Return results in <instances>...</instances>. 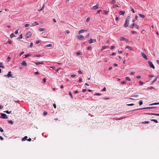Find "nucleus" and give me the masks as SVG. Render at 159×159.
Returning a JSON list of instances; mask_svg holds the SVG:
<instances>
[{"instance_id":"obj_1","label":"nucleus","mask_w":159,"mask_h":159,"mask_svg":"<svg viewBox=\"0 0 159 159\" xmlns=\"http://www.w3.org/2000/svg\"><path fill=\"white\" fill-rule=\"evenodd\" d=\"M130 19V16H128L125 22L124 25V26L125 27H127L129 26V22Z\"/></svg>"},{"instance_id":"obj_2","label":"nucleus","mask_w":159,"mask_h":159,"mask_svg":"<svg viewBox=\"0 0 159 159\" xmlns=\"http://www.w3.org/2000/svg\"><path fill=\"white\" fill-rule=\"evenodd\" d=\"M155 108L154 107H144V108H140L136 109H135V110H133L132 111H135V110H142V109H153V108Z\"/></svg>"},{"instance_id":"obj_3","label":"nucleus","mask_w":159,"mask_h":159,"mask_svg":"<svg viewBox=\"0 0 159 159\" xmlns=\"http://www.w3.org/2000/svg\"><path fill=\"white\" fill-rule=\"evenodd\" d=\"M99 5L98 3H97L96 5L92 7L91 9L93 10H95L98 9L99 8Z\"/></svg>"},{"instance_id":"obj_4","label":"nucleus","mask_w":159,"mask_h":159,"mask_svg":"<svg viewBox=\"0 0 159 159\" xmlns=\"http://www.w3.org/2000/svg\"><path fill=\"white\" fill-rule=\"evenodd\" d=\"M11 72L10 71L8 72V73L6 75H5V76H7L8 78L11 77L14 78V77L12 76V75L11 74Z\"/></svg>"},{"instance_id":"obj_5","label":"nucleus","mask_w":159,"mask_h":159,"mask_svg":"<svg viewBox=\"0 0 159 159\" xmlns=\"http://www.w3.org/2000/svg\"><path fill=\"white\" fill-rule=\"evenodd\" d=\"M148 65L150 66L151 68H152L153 69H155V67L153 65V64L151 61H148Z\"/></svg>"},{"instance_id":"obj_6","label":"nucleus","mask_w":159,"mask_h":159,"mask_svg":"<svg viewBox=\"0 0 159 159\" xmlns=\"http://www.w3.org/2000/svg\"><path fill=\"white\" fill-rule=\"evenodd\" d=\"M32 35V34L31 32H28L26 34V37L27 38H30L31 37Z\"/></svg>"},{"instance_id":"obj_7","label":"nucleus","mask_w":159,"mask_h":159,"mask_svg":"<svg viewBox=\"0 0 159 159\" xmlns=\"http://www.w3.org/2000/svg\"><path fill=\"white\" fill-rule=\"evenodd\" d=\"M96 39H91L90 40L88 41V42L89 43L91 44L92 43H93L96 42Z\"/></svg>"},{"instance_id":"obj_8","label":"nucleus","mask_w":159,"mask_h":159,"mask_svg":"<svg viewBox=\"0 0 159 159\" xmlns=\"http://www.w3.org/2000/svg\"><path fill=\"white\" fill-rule=\"evenodd\" d=\"M141 54L142 57L144 58H145L146 60H148V58L146 55L143 52H142L141 53Z\"/></svg>"},{"instance_id":"obj_9","label":"nucleus","mask_w":159,"mask_h":159,"mask_svg":"<svg viewBox=\"0 0 159 159\" xmlns=\"http://www.w3.org/2000/svg\"><path fill=\"white\" fill-rule=\"evenodd\" d=\"M77 38L80 40H82L84 38V37L82 35H80L77 37Z\"/></svg>"},{"instance_id":"obj_10","label":"nucleus","mask_w":159,"mask_h":159,"mask_svg":"<svg viewBox=\"0 0 159 159\" xmlns=\"http://www.w3.org/2000/svg\"><path fill=\"white\" fill-rule=\"evenodd\" d=\"M134 27H135L137 29H138L139 28V26L137 25H136V24L134 23H133L131 26V28H133Z\"/></svg>"},{"instance_id":"obj_11","label":"nucleus","mask_w":159,"mask_h":159,"mask_svg":"<svg viewBox=\"0 0 159 159\" xmlns=\"http://www.w3.org/2000/svg\"><path fill=\"white\" fill-rule=\"evenodd\" d=\"M2 118L3 119H6L7 118V115L4 113H1Z\"/></svg>"},{"instance_id":"obj_12","label":"nucleus","mask_w":159,"mask_h":159,"mask_svg":"<svg viewBox=\"0 0 159 159\" xmlns=\"http://www.w3.org/2000/svg\"><path fill=\"white\" fill-rule=\"evenodd\" d=\"M120 41H125L127 42L128 40L125 38L123 37H120Z\"/></svg>"},{"instance_id":"obj_13","label":"nucleus","mask_w":159,"mask_h":159,"mask_svg":"<svg viewBox=\"0 0 159 159\" xmlns=\"http://www.w3.org/2000/svg\"><path fill=\"white\" fill-rule=\"evenodd\" d=\"M21 64L25 66H27V63L24 61H23L21 63Z\"/></svg>"},{"instance_id":"obj_14","label":"nucleus","mask_w":159,"mask_h":159,"mask_svg":"<svg viewBox=\"0 0 159 159\" xmlns=\"http://www.w3.org/2000/svg\"><path fill=\"white\" fill-rule=\"evenodd\" d=\"M86 31V30H84L81 29L79 31L78 33L79 34H80Z\"/></svg>"},{"instance_id":"obj_15","label":"nucleus","mask_w":159,"mask_h":159,"mask_svg":"<svg viewBox=\"0 0 159 159\" xmlns=\"http://www.w3.org/2000/svg\"><path fill=\"white\" fill-rule=\"evenodd\" d=\"M39 25L38 23L37 22L35 21L32 24L31 26H35L36 25Z\"/></svg>"},{"instance_id":"obj_16","label":"nucleus","mask_w":159,"mask_h":159,"mask_svg":"<svg viewBox=\"0 0 159 159\" xmlns=\"http://www.w3.org/2000/svg\"><path fill=\"white\" fill-rule=\"evenodd\" d=\"M144 114H148L151 115H155V116H159V114H158L145 113Z\"/></svg>"},{"instance_id":"obj_17","label":"nucleus","mask_w":159,"mask_h":159,"mask_svg":"<svg viewBox=\"0 0 159 159\" xmlns=\"http://www.w3.org/2000/svg\"><path fill=\"white\" fill-rule=\"evenodd\" d=\"M52 46V44H48L45 45L44 47L45 48H48L49 47H51Z\"/></svg>"},{"instance_id":"obj_18","label":"nucleus","mask_w":159,"mask_h":159,"mask_svg":"<svg viewBox=\"0 0 159 159\" xmlns=\"http://www.w3.org/2000/svg\"><path fill=\"white\" fill-rule=\"evenodd\" d=\"M28 138V137L27 136H25V137H24L22 139V141H24L25 140H27V139Z\"/></svg>"},{"instance_id":"obj_19","label":"nucleus","mask_w":159,"mask_h":159,"mask_svg":"<svg viewBox=\"0 0 159 159\" xmlns=\"http://www.w3.org/2000/svg\"><path fill=\"white\" fill-rule=\"evenodd\" d=\"M108 47V46H102V49L101 50H103L105 49H106Z\"/></svg>"},{"instance_id":"obj_20","label":"nucleus","mask_w":159,"mask_h":159,"mask_svg":"<svg viewBox=\"0 0 159 159\" xmlns=\"http://www.w3.org/2000/svg\"><path fill=\"white\" fill-rule=\"evenodd\" d=\"M128 48V49H129V50H133V48H131L129 46H127L126 48Z\"/></svg>"},{"instance_id":"obj_21","label":"nucleus","mask_w":159,"mask_h":159,"mask_svg":"<svg viewBox=\"0 0 159 159\" xmlns=\"http://www.w3.org/2000/svg\"><path fill=\"white\" fill-rule=\"evenodd\" d=\"M116 1L114 0H112L110 2V3L111 4H114L115 3Z\"/></svg>"},{"instance_id":"obj_22","label":"nucleus","mask_w":159,"mask_h":159,"mask_svg":"<svg viewBox=\"0 0 159 159\" xmlns=\"http://www.w3.org/2000/svg\"><path fill=\"white\" fill-rule=\"evenodd\" d=\"M0 67L2 68H5V67L3 65L2 63L1 62H0Z\"/></svg>"},{"instance_id":"obj_23","label":"nucleus","mask_w":159,"mask_h":159,"mask_svg":"<svg viewBox=\"0 0 159 159\" xmlns=\"http://www.w3.org/2000/svg\"><path fill=\"white\" fill-rule=\"evenodd\" d=\"M45 30V29L44 28H40L39 29V31L40 32L44 31Z\"/></svg>"},{"instance_id":"obj_24","label":"nucleus","mask_w":159,"mask_h":159,"mask_svg":"<svg viewBox=\"0 0 159 159\" xmlns=\"http://www.w3.org/2000/svg\"><path fill=\"white\" fill-rule=\"evenodd\" d=\"M159 104V102L153 103L149 105L150 106Z\"/></svg>"},{"instance_id":"obj_25","label":"nucleus","mask_w":159,"mask_h":159,"mask_svg":"<svg viewBox=\"0 0 159 159\" xmlns=\"http://www.w3.org/2000/svg\"><path fill=\"white\" fill-rule=\"evenodd\" d=\"M120 15H124L125 14V12L123 11H120Z\"/></svg>"},{"instance_id":"obj_26","label":"nucleus","mask_w":159,"mask_h":159,"mask_svg":"<svg viewBox=\"0 0 159 159\" xmlns=\"http://www.w3.org/2000/svg\"><path fill=\"white\" fill-rule=\"evenodd\" d=\"M82 54V52H80L78 51L76 52V55H81Z\"/></svg>"},{"instance_id":"obj_27","label":"nucleus","mask_w":159,"mask_h":159,"mask_svg":"<svg viewBox=\"0 0 159 159\" xmlns=\"http://www.w3.org/2000/svg\"><path fill=\"white\" fill-rule=\"evenodd\" d=\"M10 37L11 38H12L15 37V36L14 34L13 33H12L10 35Z\"/></svg>"},{"instance_id":"obj_28","label":"nucleus","mask_w":159,"mask_h":159,"mask_svg":"<svg viewBox=\"0 0 159 159\" xmlns=\"http://www.w3.org/2000/svg\"><path fill=\"white\" fill-rule=\"evenodd\" d=\"M8 123L11 125H13V122L12 120H10L8 121Z\"/></svg>"},{"instance_id":"obj_29","label":"nucleus","mask_w":159,"mask_h":159,"mask_svg":"<svg viewBox=\"0 0 159 159\" xmlns=\"http://www.w3.org/2000/svg\"><path fill=\"white\" fill-rule=\"evenodd\" d=\"M31 55L30 54H27L26 55H25V58H26L27 57H28L30 56Z\"/></svg>"},{"instance_id":"obj_30","label":"nucleus","mask_w":159,"mask_h":159,"mask_svg":"<svg viewBox=\"0 0 159 159\" xmlns=\"http://www.w3.org/2000/svg\"><path fill=\"white\" fill-rule=\"evenodd\" d=\"M150 120L151 121H153L154 122H155L156 123H157L158 122V121H157V120H155V119H151V120Z\"/></svg>"},{"instance_id":"obj_31","label":"nucleus","mask_w":159,"mask_h":159,"mask_svg":"<svg viewBox=\"0 0 159 159\" xmlns=\"http://www.w3.org/2000/svg\"><path fill=\"white\" fill-rule=\"evenodd\" d=\"M138 15L141 17H142L143 18H144L145 17V16L143 15H142L140 14H139Z\"/></svg>"},{"instance_id":"obj_32","label":"nucleus","mask_w":159,"mask_h":159,"mask_svg":"<svg viewBox=\"0 0 159 159\" xmlns=\"http://www.w3.org/2000/svg\"><path fill=\"white\" fill-rule=\"evenodd\" d=\"M157 77L156 78H155V79L153 80V81H152V84L154 83L155 81H156L157 79Z\"/></svg>"},{"instance_id":"obj_33","label":"nucleus","mask_w":159,"mask_h":159,"mask_svg":"<svg viewBox=\"0 0 159 159\" xmlns=\"http://www.w3.org/2000/svg\"><path fill=\"white\" fill-rule=\"evenodd\" d=\"M132 97L136 98L138 97V95L136 94H133Z\"/></svg>"},{"instance_id":"obj_34","label":"nucleus","mask_w":159,"mask_h":159,"mask_svg":"<svg viewBox=\"0 0 159 159\" xmlns=\"http://www.w3.org/2000/svg\"><path fill=\"white\" fill-rule=\"evenodd\" d=\"M69 95H70V97H71V98H73V95L72 94V93H71V92H69Z\"/></svg>"},{"instance_id":"obj_35","label":"nucleus","mask_w":159,"mask_h":159,"mask_svg":"<svg viewBox=\"0 0 159 159\" xmlns=\"http://www.w3.org/2000/svg\"><path fill=\"white\" fill-rule=\"evenodd\" d=\"M126 82V81L125 80L122 81V82H121V84L122 85L124 84H125Z\"/></svg>"},{"instance_id":"obj_36","label":"nucleus","mask_w":159,"mask_h":159,"mask_svg":"<svg viewBox=\"0 0 159 159\" xmlns=\"http://www.w3.org/2000/svg\"><path fill=\"white\" fill-rule=\"evenodd\" d=\"M139 104L140 106L142 105L143 104V102L142 100H140L139 101Z\"/></svg>"},{"instance_id":"obj_37","label":"nucleus","mask_w":159,"mask_h":159,"mask_svg":"<svg viewBox=\"0 0 159 159\" xmlns=\"http://www.w3.org/2000/svg\"><path fill=\"white\" fill-rule=\"evenodd\" d=\"M70 33V31L69 30H66V31L65 33L66 34H68Z\"/></svg>"},{"instance_id":"obj_38","label":"nucleus","mask_w":159,"mask_h":159,"mask_svg":"<svg viewBox=\"0 0 159 159\" xmlns=\"http://www.w3.org/2000/svg\"><path fill=\"white\" fill-rule=\"evenodd\" d=\"M125 79L128 81H130L131 80L130 79L129 77H126L125 78Z\"/></svg>"},{"instance_id":"obj_39","label":"nucleus","mask_w":159,"mask_h":159,"mask_svg":"<svg viewBox=\"0 0 159 159\" xmlns=\"http://www.w3.org/2000/svg\"><path fill=\"white\" fill-rule=\"evenodd\" d=\"M103 12L104 13H105L106 15H107L108 14L109 11H103Z\"/></svg>"},{"instance_id":"obj_40","label":"nucleus","mask_w":159,"mask_h":159,"mask_svg":"<svg viewBox=\"0 0 159 159\" xmlns=\"http://www.w3.org/2000/svg\"><path fill=\"white\" fill-rule=\"evenodd\" d=\"M134 103H131V104H127V105L128 106H134Z\"/></svg>"},{"instance_id":"obj_41","label":"nucleus","mask_w":159,"mask_h":159,"mask_svg":"<svg viewBox=\"0 0 159 159\" xmlns=\"http://www.w3.org/2000/svg\"><path fill=\"white\" fill-rule=\"evenodd\" d=\"M33 43H31L30 44V46L29 47L30 48H31L33 47Z\"/></svg>"},{"instance_id":"obj_42","label":"nucleus","mask_w":159,"mask_h":159,"mask_svg":"<svg viewBox=\"0 0 159 159\" xmlns=\"http://www.w3.org/2000/svg\"><path fill=\"white\" fill-rule=\"evenodd\" d=\"M90 20V18L89 17L87 18L86 20V21L87 22H88L89 20Z\"/></svg>"},{"instance_id":"obj_43","label":"nucleus","mask_w":159,"mask_h":159,"mask_svg":"<svg viewBox=\"0 0 159 159\" xmlns=\"http://www.w3.org/2000/svg\"><path fill=\"white\" fill-rule=\"evenodd\" d=\"M18 30H19V29H17L16 30H15V34H18Z\"/></svg>"},{"instance_id":"obj_44","label":"nucleus","mask_w":159,"mask_h":159,"mask_svg":"<svg viewBox=\"0 0 159 159\" xmlns=\"http://www.w3.org/2000/svg\"><path fill=\"white\" fill-rule=\"evenodd\" d=\"M148 123H149V122L148 121H145L143 122L142 123L144 124H148Z\"/></svg>"},{"instance_id":"obj_45","label":"nucleus","mask_w":159,"mask_h":159,"mask_svg":"<svg viewBox=\"0 0 159 159\" xmlns=\"http://www.w3.org/2000/svg\"><path fill=\"white\" fill-rule=\"evenodd\" d=\"M4 112L7 113L8 114H9L11 113V111H4Z\"/></svg>"},{"instance_id":"obj_46","label":"nucleus","mask_w":159,"mask_h":159,"mask_svg":"<svg viewBox=\"0 0 159 159\" xmlns=\"http://www.w3.org/2000/svg\"><path fill=\"white\" fill-rule=\"evenodd\" d=\"M41 56V55H34V57H40Z\"/></svg>"},{"instance_id":"obj_47","label":"nucleus","mask_w":159,"mask_h":159,"mask_svg":"<svg viewBox=\"0 0 159 159\" xmlns=\"http://www.w3.org/2000/svg\"><path fill=\"white\" fill-rule=\"evenodd\" d=\"M119 7V6L117 5H114L113 6V8L116 7Z\"/></svg>"},{"instance_id":"obj_48","label":"nucleus","mask_w":159,"mask_h":159,"mask_svg":"<svg viewBox=\"0 0 159 159\" xmlns=\"http://www.w3.org/2000/svg\"><path fill=\"white\" fill-rule=\"evenodd\" d=\"M44 7H45V5H44V4L43 5L41 9L40 10H39V11H41V10H42L44 8Z\"/></svg>"},{"instance_id":"obj_49","label":"nucleus","mask_w":159,"mask_h":159,"mask_svg":"<svg viewBox=\"0 0 159 159\" xmlns=\"http://www.w3.org/2000/svg\"><path fill=\"white\" fill-rule=\"evenodd\" d=\"M92 48V47H90V46H89V47H88L87 48V50H90Z\"/></svg>"},{"instance_id":"obj_50","label":"nucleus","mask_w":159,"mask_h":159,"mask_svg":"<svg viewBox=\"0 0 159 159\" xmlns=\"http://www.w3.org/2000/svg\"><path fill=\"white\" fill-rule=\"evenodd\" d=\"M116 53L115 52H113L112 53V54H110V56H113V55H116Z\"/></svg>"},{"instance_id":"obj_51","label":"nucleus","mask_w":159,"mask_h":159,"mask_svg":"<svg viewBox=\"0 0 159 159\" xmlns=\"http://www.w3.org/2000/svg\"><path fill=\"white\" fill-rule=\"evenodd\" d=\"M46 79L45 78H44L43 80V83H45L46 82Z\"/></svg>"},{"instance_id":"obj_52","label":"nucleus","mask_w":159,"mask_h":159,"mask_svg":"<svg viewBox=\"0 0 159 159\" xmlns=\"http://www.w3.org/2000/svg\"><path fill=\"white\" fill-rule=\"evenodd\" d=\"M115 48V46H112L111 47V49H112Z\"/></svg>"},{"instance_id":"obj_53","label":"nucleus","mask_w":159,"mask_h":159,"mask_svg":"<svg viewBox=\"0 0 159 159\" xmlns=\"http://www.w3.org/2000/svg\"><path fill=\"white\" fill-rule=\"evenodd\" d=\"M22 38V34H21L19 37H18V39H21Z\"/></svg>"},{"instance_id":"obj_54","label":"nucleus","mask_w":159,"mask_h":159,"mask_svg":"<svg viewBox=\"0 0 159 159\" xmlns=\"http://www.w3.org/2000/svg\"><path fill=\"white\" fill-rule=\"evenodd\" d=\"M131 11L133 13H135V11H134V9L132 8L131 7Z\"/></svg>"},{"instance_id":"obj_55","label":"nucleus","mask_w":159,"mask_h":159,"mask_svg":"<svg viewBox=\"0 0 159 159\" xmlns=\"http://www.w3.org/2000/svg\"><path fill=\"white\" fill-rule=\"evenodd\" d=\"M43 114L44 116H45L47 114V112L45 111H44L43 112Z\"/></svg>"},{"instance_id":"obj_56","label":"nucleus","mask_w":159,"mask_h":159,"mask_svg":"<svg viewBox=\"0 0 159 159\" xmlns=\"http://www.w3.org/2000/svg\"><path fill=\"white\" fill-rule=\"evenodd\" d=\"M0 131L2 132H3V130L0 127Z\"/></svg>"},{"instance_id":"obj_57","label":"nucleus","mask_w":159,"mask_h":159,"mask_svg":"<svg viewBox=\"0 0 159 159\" xmlns=\"http://www.w3.org/2000/svg\"><path fill=\"white\" fill-rule=\"evenodd\" d=\"M76 76V75H74V74H73V75H71L70 76H71V77H74Z\"/></svg>"},{"instance_id":"obj_58","label":"nucleus","mask_w":159,"mask_h":159,"mask_svg":"<svg viewBox=\"0 0 159 159\" xmlns=\"http://www.w3.org/2000/svg\"><path fill=\"white\" fill-rule=\"evenodd\" d=\"M30 25L28 24H26L25 25V27H28Z\"/></svg>"},{"instance_id":"obj_59","label":"nucleus","mask_w":159,"mask_h":159,"mask_svg":"<svg viewBox=\"0 0 159 159\" xmlns=\"http://www.w3.org/2000/svg\"><path fill=\"white\" fill-rule=\"evenodd\" d=\"M78 73L79 74H82V71L80 70H79L78 71Z\"/></svg>"},{"instance_id":"obj_60","label":"nucleus","mask_w":159,"mask_h":159,"mask_svg":"<svg viewBox=\"0 0 159 159\" xmlns=\"http://www.w3.org/2000/svg\"><path fill=\"white\" fill-rule=\"evenodd\" d=\"M82 81V79L81 78H80L79 80V82L80 83Z\"/></svg>"},{"instance_id":"obj_61","label":"nucleus","mask_w":159,"mask_h":159,"mask_svg":"<svg viewBox=\"0 0 159 159\" xmlns=\"http://www.w3.org/2000/svg\"><path fill=\"white\" fill-rule=\"evenodd\" d=\"M35 64L37 65H39V64H40V62H35Z\"/></svg>"},{"instance_id":"obj_62","label":"nucleus","mask_w":159,"mask_h":159,"mask_svg":"<svg viewBox=\"0 0 159 159\" xmlns=\"http://www.w3.org/2000/svg\"><path fill=\"white\" fill-rule=\"evenodd\" d=\"M131 33L132 34H136L137 33L134 31H131Z\"/></svg>"},{"instance_id":"obj_63","label":"nucleus","mask_w":159,"mask_h":159,"mask_svg":"<svg viewBox=\"0 0 159 159\" xmlns=\"http://www.w3.org/2000/svg\"><path fill=\"white\" fill-rule=\"evenodd\" d=\"M102 11V10H99L98 11V12H97V14H98V13H99L100 12Z\"/></svg>"},{"instance_id":"obj_64","label":"nucleus","mask_w":159,"mask_h":159,"mask_svg":"<svg viewBox=\"0 0 159 159\" xmlns=\"http://www.w3.org/2000/svg\"><path fill=\"white\" fill-rule=\"evenodd\" d=\"M53 106L55 108H56V104L55 103H54L53 104Z\"/></svg>"}]
</instances>
